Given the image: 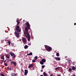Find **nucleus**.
Returning <instances> with one entry per match:
<instances>
[{
    "label": "nucleus",
    "mask_w": 76,
    "mask_h": 76,
    "mask_svg": "<svg viewBox=\"0 0 76 76\" xmlns=\"http://www.w3.org/2000/svg\"><path fill=\"white\" fill-rule=\"evenodd\" d=\"M42 61L43 62H45V61H46V60H45V59H42Z\"/></svg>",
    "instance_id": "nucleus-12"
},
{
    "label": "nucleus",
    "mask_w": 76,
    "mask_h": 76,
    "mask_svg": "<svg viewBox=\"0 0 76 76\" xmlns=\"http://www.w3.org/2000/svg\"><path fill=\"white\" fill-rule=\"evenodd\" d=\"M11 45H12V46H13V44H12V43H11Z\"/></svg>",
    "instance_id": "nucleus-35"
},
{
    "label": "nucleus",
    "mask_w": 76,
    "mask_h": 76,
    "mask_svg": "<svg viewBox=\"0 0 76 76\" xmlns=\"http://www.w3.org/2000/svg\"><path fill=\"white\" fill-rule=\"evenodd\" d=\"M50 76H53V74H51L50 75Z\"/></svg>",
    "instance_id": "nucleus-32"
},
{
    "label": "nucleus",
    "mask_w": 76,
    "mask_h": 76,
    "mask_svg": "<svg viewBox=\"0 0 76 76\" xmlns=\"http://www.w3.org/2000/svg\"><path fill=\"white\" fill-rule=\"evenodd\" d=\"M11 64H13L15 66H16L17 65V64L16 62H14V61H12L11 62Z\"/></svg>",
    "instance_id": "nucleus-6"
},
{
    "label": "nucleus",
    "mask_w": 76,
    "mask_h": 76,
    "mask_svg": "<svg viewBox=\"0 0 76 76\" xmlns=\"http://www.w3.org/2000/svg\"><path fill=\"white\" fill-rule=\"evenodd\" d=\"M14 33L16 35V36L17 37H19V32L18 33L17 31H15Z\"/></svg>",
    "instance_id": "nucleus-5"
},
{
    "label": "nucleus",
    "mask_w": 76,
    "mask_h": 76,
    "mask_svg": "<svg viewBox=\"0 0 76 76\" xmlns=\"http://www.w3.org/2000/svg\"><path fill=\"white\" fill-rule=\"evenodd\" d=\"M10 61H11V60H10Z\"/></svg>",
    "instance_id": "nucleus-42"
},
{
    "label": "nucleus",
    "mask_w": 76,
    "mask_h": 76,
    "mask_svg": "<svg viewBox=\"0 0 76 76\" xmlns=\"http://www.w3.org/2000/svg\"><path fill=\"white\" fill-rule=\"evenodd\" d=\"M43 75L44 76H48V75H47V74L45 72H44Z\"/></svg>",
    "instance_id": "nucleus-13"
},
{
    "label": "nucleus",
    "mask_w": 76,
    "mask_h": 76,
    "mask_svg": "<svg viewBox=\"0 0 76 76\" xmlns=\"http://www.w3.org/2000/svg\"><path fill=\"white\" fill-rule=\"evenodd\" d=\"M4 65H5V66H7V63H5L4 64Z\"/></svg>",
    "instance_id": "nucleus-28"
},
{
    "label": "nucleus",
    "mask_w": 76,
    "mask_h": 76,
    "mask_svg": "<svg viewBox=\"0 0 76 76\" xmlns=\"http://www.w3.org/2000/svg\"><path fill=\"white\" fill-rule=\"evenodd\" d=\"M10 54L11 55V57H12L13 58H15L16 57V55L12 53V52L11 51L10 53Z\"/></svg>",
    "instance_id": "nucleus-4"
},
{
    "label": "nucleus",
    "mask_w": 76,
    "mask_h": 76,
    "mask_svg": "<svg viewBox=\"0 0 76 76\" xmlns=\"http://www.w3.org/2000/svg\"><path fill=\"white\" fill-rule=\"evenodd\" d=\"M9 53H10L9 52Z\"/></svg>",
    "instance_id": "nucleus-43"
},
{
    "label": "nucleus",
    "mask_w": 76,
    "mask_h": 76,
    "mask_svg": "<svg viewBox=\"0 0 76 76\" xmlns=\"http://www.w3.org/2000/svg\"><path fill=\"white\" fill-rule=\"evenodd\" d=\"M55 58L58 61H60L61 60V58L59 57H55Z\"/></svg>",
    "instance_id": "nucleus-8"
},
{
    "label": "nucleus",
    "mask_w": 76,
    "mask_h": 76,
    "mask_svg": "<svg viewBox=\"0 0 76 76\" xmlns=\"http://www.w3.org/2000/svg\"><path fill=\"white\" fill-rule=\"evenodd\" d=\"M22 40L23 42H26V38L23 37L22 39Z\"/></svg>",
    "instance_id": "nucleus-7"
},
{
    "label": "nucleus",
    "mask_w": 76,
    "mask_h": 76,
    "mask_svg": "<svg viewBox=\"0 0 76 76\" xmlns=\"http://www.w3.org/2000/svg\"><path fill=\"white\" fill-rule=\"evenodd\" d=\"M67 56H65V58H67Z\"/></svg>",
    "instance_id": "nucleus-37"
},
{
    "label": "nucleus",
    "mask_w": 76,
    "mask_h": 76,
    "mask_svg": "<svg viewBox=\"0 0 76 76\" xmlns=\"http://www.w3.org/2000/svg\"><path fill=\"white\" fill-rule=\"evenodd\" d=\"M61 76L60 75H58V76Z\"/></svg>",
    "instance_id": "nucleus-38"
},
{
    "label": "nucleus",
    "mask_w": 76,
    "mask_h": 76,
    "mask_svg": "<svg viewBox=\"0 0 76 76\" xmlns=\"http://www.w3.org/2000/svg\"><path fill=\"white\" fill-rule=\"evenodd\" d=\"M44 46L46 50H47L48 51L50 52V51H51L52 50V48L51 47L47 45H45Z\"/></svg>",
    "instance_id": "nucleus-2"
},
{
    "label": "nucleus",
    "mask_w": 76,
    "mask_h": 76,
    "mask_svg": "<svg viewBox=\"0 0 76 76\" xmlns=\"http://www.w3.org/2000/svg\"><path fill=\"white\" fill-rule=\"evenodd\" d=\"M32 62H33V63H35V62H36V60H32Z\"/></svg>",
    "instance_id": "nucleus-25"
},
{
    "label": "nucleus",
    "mask_w": 76,
    "mask_h": 76,
    "mask_svg": "<svg viewBox=\"0 0 76 76\" xmlns=\"http://www.w3.org/2000/svg\"><path fill=\"white\" fill-rule=\"evenodd\" d=\"M27 55H28V56H32V53L31 52L28 54H27Z\"/></svg>",
    "instance_id": "nucleus-15"
},
{
    "label": "nucleus",
    "mask_w": 76,
    "mask_h": 76,
    "mask_svg": "<svg viewBox=\"0 0 76 76\" xmlns=\"http://www.w3.org/2000/svg\"><path fill=\"white\" fill-rule=\"evenodd\" d=\"M2 61L4 62V63H5V62H6V60H5L4 61L3 60Z\"/></svg>",
    "instance_id": "nucleus-33"
},
{
    "label": "nucleus",
    "mask_w": 76,
    "mask_h": 76,
    "mask_svg": "<svg viewBox=\"0 0 76 76\" xmlns=\"http://www.w3.org/2000/svg\"><path fill=\"white\" fill-rule=\"evenodd\" d=\"M10 70H12V69H10Z\"/></svg>",
    "instance_id": "nucleus-39"
},
{
    "label": "nucleus",
    "mask_w": 76,
    "mask_h": 76,
    "mask_svg": "<svg viewBox=\"0 0 76 76\" xmlns=\"http://www.w3.org/2000/svg\"><path fill=\"white\" fill-rule=\"evenodd\" d=\"M27 27L25 28V31H24V34L26 36V38H28V40L29 41V40L31 39V37H30V35L28 33V30L30 29V25L28 22L26 23Z\"/></svg>",
    "instance_id": "nucleus-1"
},
{
    "label": "nucleus",
    "mask_w": 76,
    "mask_h": 76,
    "mask_svg": "<svg viewBox=\"0 0 76 76\" xmlns=\"http://www.w3.org/2000/svg\"><path fill=\"white\" fill-rule=\"evenodd\" d=\"M68 70L69 72H71V71H72V69L71 68H70Z\"/></svg>",
    "instance_id": "nucleus-21"
},
{
    "label": "nucleus",
    "mask_w": 76,
    "mask_h": 76,
    "mask_svg": "<svg viewBox=\"0 0 76 76\" xmlns=\"http://www.w3.org/2000/svg\"><path fill=\"white\" fill-rule=\"evenodd\" d=\"M1 76H4V74H2V73H1Z\"/></svg>",
    "instance_id": "nucleus-29"
},
{
    "label": "nucleus",
    "mask_w": 76,
    "mask_h": 76,
    "mask_svg": "<svg viewBox=\"0 0 76 76\" xmlns=\"http://www.w3.org/2000/svg\"><path fill=\"white\" fill-rule=\"evenodd\" d=\"M23 22H25V20H23Z\"/></svg>",
    "instance_id": "nucleus-41"
},
{
    "label": "nucleus",
    "mask_w": 76,
    "mask_h": 76,
    "mask_svg": "<svg viewBox=\"0 0 76 76\" xmlns=\"http://www.w3.org/2000/svg\"><path fill=\"white\" fill-rule=\"evenodd\" d=\"M15 31L16 32H20V26H18L16 27Z\"/></svg>",
    "instance_id": "nucleus-3"
},
{
    "label": "nucleus",
    "mask_w": 76,
    "mask_h": 76,
    "mask_svg": "<svg viewBox=\"0 0 76 76\" xmlns=\"http://www.w3.org/2000/svg\"><path fill=\"white\" fill-rule=\"evenodd\" d=\"M42 68H44L45 67V65H42Z\"/></svg>",
    "instance_id": "nucleus-27"
},
{
    "label": "nucleus",
    "mask_w": 76,
    "mask_h": 76,
    "mask_svg": "<svg viewBox=\"0 0 76 76\" xmlns=\"http://www.w3.org/2000/svg\"><path fill=\"white\" fill-rule=\"evenodd\" d=\"M28 70L25 69L24 72V75H27V74H28Z\"/></svg>",
    "instance_id": "nucleus-9"
},
{
    "label": "nucleus",
    "mask_w": 76,
    "mask_h": 76,
    "mask_svg": "<svg viewBox=\"0 0 76 76\" xmlns=\"http://www.w3.org/2000/svg\"><path fill=\"white\" fill-rule=\"evenodd\" d=\"M17 22L18 23L17 25H18L19 23H20V22L19 21V20H17Z\"/></svg>",
    "instance_id": "nucleus-19"
},
{
    "label": "nucleus",
    "mask_w": 76,
    "mask_h": 76,
    "mask_svg": "<svg viewBox=\"0 0 76 76\" xmlns=\"http://www.w3.org/2000/svg\"><path fill=\"white\" fill-rule=\"evenodd\" d=\"M10 43H11V42L10 41Z\"/></svg>",
    "instance_id": "nucleus-40"
},
{
    "label": "nucleus",
    "mask_w": 76,
    "mask_h": 76,
    "mask_svg": "<svg viewBox=\"0 0 76 76\" xmlns=\"http://www.w3.org/2000/svg\"><path fill=\"white\" fill-rule=\"evenodd\" d=\"M41 72H43V70H42H42H41Z\"/></svg>",
    "instance_id": "nucleus-34"
},
{
    "label": "nucleus",
    "mask_w": 76,
    "mask_h": 76,
    "mask_svg": "<svg viewBox=\"0 0 76 76\" xmlns=\"http://www.w3.org/2000/svg\"><path fill=\"white\" fill-rule=\"evenodd\" d=\"M24 48L25 49H27V48H28V46L27 45H26L24 46Z\"/></svg>",
    "instance_id": "nucleus-14"
},
{
    "label": "nucleus",
    "mask_w": 76,
    "mask_h": 76,
    "mask_svg": "<svg viewBox=\"0 0 76 76\" xmlns=\"http://www.w3.org/2000/svg\"><path fill=\"white\" fill-rule=\"evenodd\" d=\"M76 23H74V25H76Z\"/></svg>",
    "instance_id": "nucleus-36"
},
{
    "label": "nucleus",
    "mask_w": 76,
    "mask_h": 76,
    "mask_svg": "<svg viewBox=\"0 0 76 76\" xmlns=\"http://www.w3.org/2000/svg\"><path fill=\"white\" fill-rule=\"evenodd\" d=\"M76 69V68L74 66H72V70H75Z\"/></svg>",
    "instance_id": "nucleus-11"
},
{
    "label": "nucleus",
    "mask_w": 76,
    "mask_h": 76,
    "mask_svg": "<svg viewBox=\"0 0 76 76\" xmlns=\"http://www.w3.org/2000/svg\"><path fill=\"white\" fill-rule=\"evenodd\" d=\"M5 56H6V57H7V58H10L9 56H8V55H7V54Z\"/></svg>",
    "instance_id": "nucleus-16"
},
{
    "label": "nucleus",
    "mask_w": 76,
    "mask_h": 76,
    "mask_svg": "<svg viewBox=\"0 0 76 76\" xmlns=\"http://www.w3.org/2000/svg\"><path fill=\"white\" fill-rule=\"evenodd\" d=\"M40 63L41 64H42V65H43L44 64V62L42 61H40Z\"/></svg>",
    "instance_id": "nucleus-20"
},
{
    "label": "nucleus",
    "mask_w": 76,
    "mask_h": 76,
    "mask_svg": "<svg viewBox=\"0 0 76 76\" xmlns=\"http://www.w3.org/2000/svg\"><path fill=\"white\" fill-rule=\"evenodd\" d=\"M28 45H31V43H29L28 44Z\"/></svg>",
    "instance_id": "nucleus-30"
},
{
    "label": "nucleus",
    "mask_w": 76,
    "mask_h": 76,
    "mask_svg": "<svg viewBox=\"0 0 76 76\" xmlns=\"http://www.w3.org/2000/svg\"><path fill=\"white\" fill-rule=\"evenodd\" d=\"M8 44L10 45V41H8Z\"/></svg>",
    "instance_id": "nucleus-31"
},
{
    "label": "nucleus",
    "mask_w": 76,
    "mask_h": 76,
    "mask_svg": "<svg viewBox=\"0 0 76 76\" xmlns=\"http://www.w3.org/2000/svg\"><path fill=\"white\" fill-rule=\"evenodd\" d=\"M34 59L35 60H37V56H36L34 57Z\"/></svg>",
    "instance_id": "nucleus-22"
},
{
    "label": "nucleus",
    "mask_w": 76,
    "mask_h": 76,
    "mask_svg": "<svg viewBox=\"0 0 76 76\" xmlns=\"http://www.w3.org/2000/svg\"><path fill=\"white\" fill-rule=\"evenodd\" d=\"M11 76H16V74L12 73L11 74Z\"/></svg>",
    "instance_id": "nucleus-17"
},
{
    "label": "nucleus",
    "mask_w": 76,
    "mask_h": 76,
    "mask_svg": "<svg viewBox=\"0 0 76 76\" xmlns=\"http://www.w3.org/2000/svg\"><path fill=\"white\" fill-rule=\"evenodd\" d=\"M49 73H50V72H49Z\"/></svg>",
    "instance_id": "nucleus-44"
},
{
    "label": "nucleus",
    "mask_w": 76,
    "mask_h": 76,
    "mask_svg": "<svg viewBox=\"0 0 76 76\" xmlns=\"http://www.w3.org/2000/svg\"><path fill=\"white\" fill-rule=\"evenodd\" d=\"M7 71H9V70H10V68H9V67H7Z\"/></svg>",
    "instance_id": "nucleus-26"
},
{
    "label": "nucleus",
    "mask_w": 76,
    "mask_h": 76,
    "mask_svg": "<svg viewBox=\"0 0 76 76\" xmlns=\"http://www.w3.org/2000/svg\"><path fill=\"white\" fill-rule=\"evenodd\" d=\"M34 67V65L32 64H31L29 65L28 67V68H31V67Z\"/></svg>",
    "instance_id": "nucleus-10"
},
{
    "label": "nucleus",
    "mask_w": 76,
    "mask_h": 76,
    "mask_svg": "<svg viewBox=\"0 0 76 76\" xmlns=\"http://www.w3.org/2000/svg\"><path fill=\"white\" fill-rule=\"evenodd\" d=\"M59 68H60V67H58L57 68H56L55 69V70H58V69H59Z\"/></svg>",
    "instance_id": "nucleus-24"
},
{
    "label": "nucleus",
    "mask_w": 76,
    "mask_h": 76,
    "mask_svg": "<svg viewBox=\"0 0 76 76\" xmlns=\"http://www.w3.org/2000/svg\"><path fill=\"white\" fill-rule=\"evenodd\" d=\"M56 56H57V57H59V56H60V54H59V53H57L56 54Z\"/></svg>",
    "instance_id": "nucleus-18"
},
{
    "label": "nucleus",
    "mask_w": 76,
    "mask_h": 76,
    "mask_svg": "<svg viewBox=\"0 0 76 76\" xmlns=\"http://www.w3.org/2000/svg\"><path fill=\"white\" fill-rule=\"evenodd\" d=\"M1 58L2 60H4V56H2L1 57Z\"/></svg>",
    "instance_id": "nucleus-23"
}]
</instances>
